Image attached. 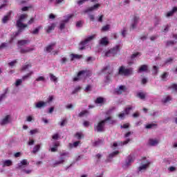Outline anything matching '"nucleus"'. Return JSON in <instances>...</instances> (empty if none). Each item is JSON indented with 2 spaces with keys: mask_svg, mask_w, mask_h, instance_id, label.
Returning <instances> with one entry per match:
<instances>
[{
  "mask_svg": "<svg viewBox=\"0 0 177 177\" xmlns=\"http://www.w3.org/2000/svg\"><path fill=\"white\" fill-rule=\"evenodd\" d=\"M28 17V15L27 14H21L17 20L16 26L19 28L18 31L15 32V37H17L20 32H23L24 28H27L28 25L26 24H23V21L26 20Z\"/></svg>",
  "mask_w": 177,
  "mask_h": 177,
  "instance_id": "1",
  "label": "nucleus"
},
{
  "mask_svg": "<svg viewBox=\"0 0 177 177\" xmlns=\"http://www.w3.org/2000/svg\"><path fill=\"white\" fill-rule=\"evenodd\" d=\"M111 116L106 118L104 120H101L97 123V125L95 127V129L97 130V132H104V125H106V122L109 121V124H115L117 121L114 120H111Z\"/></svg>",
  "mask_w": 177,
  "mask_h": 177,
  "instance_id": "2",
  "label": "nucleus"
},
{
  "mask_svg": "<svg viewBox=\"0 0 177 177\" xmlns=\"http://www.w3.org/2000/svg\"><path fill=\"white\" fill-rule=\"evenodd\" d=\"M91 74V71L88 70H82L77 73V77L73 78L74 82L76 81H80L81 78H86V77H89V75Z\"/></svg>",
  "mask_w": 177,
  "mask_h": 177,
  "instance_id": "3",
  "label": "nucleus"
},
{
  "mask_svg": "<svg viewBox=\"0 0 177 177\" xmlns=\"http://www.w3.org/2000/svg\"><path fill=\"white\" fill-rule=\"evenodd\" d=\"M119 75H124L125 77L131 75L132 74V68H126L125 66H122L119 68Z\"/></svg>",
  "mask_w": 177,
  "mask_h": 177,
  "instance_id": "4",
  "label": "nucleus"
},
{
  "mask_svg": "<svg viewBox=\"0 0 177 177\" xmlns=\"http://www.w3.org/2000/svg\"><path fill=\"white\" fill-rule=\"evenodd\" d=\"M94 39L95 35L89 36L85 40L81 41L80 45H82V46L79 48L80 50H84V49H85V46H84V45H86V44H88L89 42H91V41H92V39Z\"/></svg>",
  "mask_w": 177,
  "mask_h": 177,
  "instance_id": "5",
  "label": "nucleus"
},
{
  "mask_svg": "<svg viewBox=\"0 0 177 177\" xmlns=\"http://www.w3.org/2000/svg\"><path fill=\"white\" fill-rule=\"evenodd\" d=\"M72 17H74V14L68 15L66 19L63 20L62 22L60 24L59 28L61 30L64 29V27H66V23H68L70 19H72Z\"/></svg>",
  "mask_w": 177,
  "mask_h": 177,
  "instance_id": "6",
  "label": "nucleus"
},
{
  "mask_svg": "<svg viewBox=\"0 0 177 177\" xmlns=\"http://www.w3.org/2000/svg\"><path fill=\"white\" fill-rule=\"evenodd\" d=\"M100 7V4H95L93 6L89 7L88 8L84 10V13H89V12H93V10H96L97 8Z\"/></svg>",
  "mask_w": 177,
  "mask_h": 177,
  "instance_id": "7",
  "label": "nucleus"
},
{
  "mask_svg": "<svg viewBox=\"0 0 177 177\" xmlns=\"http://www.w3.org/2000/svg\"><path fill=\"white\" fill-rule=\"evenodd\" d=\"M139 19H140L139 16L134 15L133 19V23L131 24V28L133 30H134V28H136V26H138Z\"/></svg>",
  "mask_w": 177,
  "mask_h": 177,
  "instance_id": "8",
  "label": "nucleus"
},
{
  "mask_svg": "<svg viewBox=\"0 0 177 177\" xmlns=\"http://www.w3.org/2000/svg\"><path fill=\"white\" fill-rule=\"evenodd\" d=\"M12 16V11H9L6 15H5L2 19V23L6 24L9 21L10 17Z\"/></svg>",
  "mask_w": 177,
  "mask_h": 177,
  "instance_id": "9",
  "label": "nucleus"
},
{
  "mask_svg": "<svg viewBox=\"0 0 177 177\" xmlns=\"http://www.w3.org/2000/svg\"><path fill=\"white\" fill-rule=\"evenodd\" d=\"M56 46V42H53V43H51L50 44L48 45L44 50L45 52H46L47 53H50V52H52V50H53V46Z\"/></svg>",
  "mask_w": 177,
  "mask_h": 177,
  "instance_id": "10",
  "label": "nucleus"
},
{
  "mask_svg": "<svg viewBox=\"0 0 177 177\" xmlns=\"http://www.w3.org/2000/svg\"><path fill=\"white\" fill-rule=\"evenodd\" d=\"M111 51L112 52V55L113 56H115V55L120 53V45H116L115 46L111 48Z\"/></svg>",
  "mask_w": 177,
  "mask_h": 177,
  "instance_id": "11",
  "label": "nucleus"
},
{
  "mask_svg": "<svg viewBox=\"0 0 177 177\" xmlns=\"http://www.w3.org/2000/svg\"><path fill=\"white\" fill-rule=\"evenodd\" d=\"M150 164H151L150 161L147 160L145 164H144L138 167V171H145V170L147 169V168H149V167H150Z\"/></svg>",
  "mask_w": 177,
  "mask_h": 177,
  "instance_id": "12",
  "label": "nucleus"
},
{
  "mask_svg": "<svg viewBox=\"0 0 177 177\" xmlns=\"http://www.w3.org/2000/svg\"><path fill=\"white\" fill-rule=\"evenodd\" d=\"M124 92H127V86H120L119 88L115 90L117 95H122Z\"/></svg>",
  "mask_w": 177,
  "mask_h": 177,
  "instance_id": "13",
  "label": "nucleus"
},
{
  "mask_svg": "<svg viewBox=\"0 0 177 177\" xmlns=\"http://www.w3.org/2000/svg\"><path fill=\"white\" fill-rule=\"evenodd\" d=\"M55 27H56V25L55 24H51L50 26H48L44 28L47 34H50L53 30H55Z\"/></svg>",
  "mask_w": 177,
  "mask_h": 177,
  "instance_id": "14",
  "label": "nucleus"
},
{
  "mask_svg": "<svg viewBox=\"0 0 177 177\" xmlns=\"http://www.w3.org/2000/svg\"><path fill=\"white\" fill-rule=\"evenodd\" d=\"M30 41L28 39H21L17 41V44L19 46H24L26 45H28L30 44Z\"/></svg>",
  "mask_w": 177,
  "mask_h": 177,
  "instance_id": "15",
  "label": "nucleus"
},
{
  "mask_svg": "<svg viewBox=\"0 0 177 177\" xmlns=\"http://www.w3.org/2000/svg\"><path fill=\"white\" fill-rule=\"evenodd\" d=\"M28 164H30V162H28L27 161V160L24 159L21 161L20 163H18V168H19V169H21V168H23V167L27 166V165H28Z\"/></svg>",
  "mask_w": 177,
  "mask_h": 177,
  "instance_id": "16",
  "label": "nucleus"
},
{
  "mask_svg": "<svg viewBox=\"0 0 177 177\" xmlns=\"http://www.w3.org/2000/svg\"><path fill=\"white\" fill-rule=\"evenodd\" d=\"M35 49L30 47H26V48H21L20 50V53L24 55L25 53H29V52H32Z\"/></svg>",
  "mask_w": 177,
  "mask_h": 177,
  "instance_id": "17",
  "label": "nucleus"
},
{
  "mask_svg": "<svg viewBox=\"0 0 177 177\" xmlns=\"http://www.w3.org/2000/svg\"><path fill=\"white\" fill-rule=\"evenodd\" d=\"M60 164H64V158L61 157L59 160L55 161V162L53 163V168H55V167L60 165Z\"/></svg>",
  "mask_w": 177,
  "mask_h": 177,
  "instance_id": "18",
  "label": "nucleus"
},
{
  "mask_svg": "<svg viewBox=\"0 0 177 177\" xmlns=\"http://www.w3.org/2000/svg\"><path fill=\"white\" fill-rule=\"evenodd\" d=\"M46 102L40 101L37 102L35 105L36 109H42V107H46Z\"/></svg>",
  "mask_w": 177,
  "mask_h": 177,
  "instance_id": "19",
  "label": "nucleus"
},
{
  "mask_svg": "<svg viewBox=\"0 0 177 177\" xmlns=\"http://www.w3.org/2000/svg\"><path fill=\"white\" fill-rule=\"evenodd\" d=\"M134 160H135V159L133 158V156H129L127 157V160H126V166H127V167H129V165H131V162H133Z\"/></svg>",
  "mask_w": 177,
  "mask_h": 177,
  "instance_id": "20",
  "label": "nucleus"
},
{
  "mask_svg": "<svg viewBox=\"0 0 177 177\" xmlns=\"http://www.w3.org/2000/svg\"><path fill=\"white\" fill-rule=\"evenodd\" d=\"M10 118V115H7L3 119H2L1 122V125H6V124H8Z\"/></svg>",
  "mask_w": 177,
  "mask_h": 177,
  "instance_id": "21",
  "label": "nucleus"
},
{
  "mask_svg": "<svg viewBox=\"0 0 177 177\" xmlns=\"http://www.w3.org/2000/svg\"><path fill=\"white\" fill-rule=\"evenodd\" d=\"M100 44L103 46H107L109 45V39L107 37H103L101 39Z\"/></svg>",
  "mask_w": 177,
  "mask_h": 177,
  "instance_id": "22",
  "label": "nucleus"
},
{
  "mask_svg": "<svg viewBox=\"0 0 177 177\" xmlns=\"http://www.w3.org/2000/svg\"><path fill=\"white\" fill-rule=\"evenodd\" d=\"M95 104H103V103H104V98H103V97H98L95 100Z\"/></svg>",
  "mask_w": 177,
  "mask_h": 177,
  "instance_id": "23",
  "label": "nucleus"
},
{
  "mask_svg": "<svg viewBox=\"0 0 177 177\" xmlns=\"http://www.w3.org/2000/svg\"><path fill=\"white\" fill-rule=\"evenodd\" d=\"M137 97H139L141 100H145L146 99V93L144 92H139L137 93Z\"/></svg>",
  "mask_w": 177,
  "mask_h": 177,
  "instance_id": "24",
  "label": "nucleus"
},
{
  "mask_svg": "<svg viewBox=\"0 0 177 177\" xmlns=\"http://www.w3.org/2000/svg\"><path fill=\"white\" fill-rule=\"evenodd\" d=\"M176 12H177V7H174L172 10L167 13V17H171V16H173L174 13Z\"/></svg>",
  "mask_w": 177,
  "mask_h": 177,
  "instance_id": "25",
  "label": "nucleus"
},
{
  "mask_svg": "<svg viewBox=\"0 0 177 177\" xmlns=\"http://www.w3.org/2000/svg\"><path fill=\"white\" fill-rule=\"evenodd\" d=\"M133 106H132L131 105H128L127 107L124 109L125 114L128 115L129 113H131V110H133Z\"/></svg>",
  "mask_w": 177,
  "mask_h": 177,
  "instance_id": "26",
  "label": "nucleus"
},
{
  "mask_svg": "<svg viewBox=\"0 0 177 177\" xmlns=\"http://www.w3.org/2000/svg\"><path fill=\"white\" fill-rule=\"evenodd\" d=\"M149 143L150 146H157V145H158V141L156 139H149Z\"/></svg>",
  "mask_w": 177,
  "mask_h": 177,
  "instance_id": "27",
  "label": "nucleus"
},
{
  "mask_svg": "<svg viewBox=\"0 0 177 177\" xmlns=\"http://www.w3.org/2000/svg\"><path fill=\"white\" fill-rule=\"evenodd\" d=\"M103 143H104V140L99 139L93 143V146H94V147H96V146H99L100 145H103Z\"/></svg>",
  "mask_w": 177,
  "mask_h": 177,
  "instance_id": "28",
  "label": "nucleus"
},
{
  "mask_svg": "<svg viewBox=\"0 0 177 177\" xmlns=\"http://www.w3.org/2000/svg\"><path fill=\"white\" fill-rule=\"evenodd\" d=\"M12 165V160H5L3 163V167H10Z\"/></svg>",
  "mask_w": 177,
  "mask_h": 177,
  "instance_id": "29",
  "label": "nucleus"
},
{
  "mask_svg": "<svg viewBox=\"0 0 177 177\" xmlns=\"http://www.w3.org/2000/svg\"><path fill=\"white\" fill-rule=\"evenodd\" d=\"M30 67H32L31 64L26 63L22 66L21 70H22V71H26V70H28L30 68Z\"/></svg>",
  "mask_w": 177,
  "mask_h": 177,
  "instance_id": "30",
  "label": "nucleus"
},
{
  "mask_svg": "<svg viewBox=\"0 0 177 177\" xmlns=\"http://www.w3.org/2000/svg\"><path fill=\"white\" fill-rule=\"evenodd\" d=\"M80 143H81V141H75L73 144L69 143V147L71 149H73V147H78V145H80Z\"/></svg>",
  "mask_w": 177,
  "mask_h": 177,
  "instance_id": "31",
  "label": "nucleus"
},
{
  "mask_svg": "<svg viewBox=\"0 0 177 177\" xmlns=\"http://www.w3.org/2000/svg\"><path fill=\"white\" fill-rule=\"evenodd\" d=\"M40 149H41V145H37L35 146L33 148V150H32V153L34 154H35L36 153H38V151H39Z\"/></svg>",
  "mask_w": 177,
  "mask_h": 177,
  "instance_id": "32",
  "label": "nucleus"
},
{
  "mask_svg": "<svg viewBox=\"0 0 177 177\" xmlns=\"http://www.w3.org/2000/svg\"><path fill=\"white\" fill-rule=\"evenodd\" d=\"M8 88H6L5 90L4 93H3L0 95V102H2V100H3V99H6V93H8Z\"/></svg>",
  "mask_w": 177,
  "mask_h": 177,
  "instance_id": "33",
  "label": "nucleus"
},
{
  "mask_svg": "<svg viewBox=\"0 0 177 177\" xmlns=\"http://www.w3.org/2000/svg\"><path fill=\"white\" fill-rule=\"evenodd\" d=\"M75 138H76L77 139H78V140H80V139L82 138H84V134H82V133H80V132H77L75 134Z\"/></svg>",
  "mask_w": 177,
  "mask_h": 177,
  "instance_id": "34",
  "label": "nucleus"
},
{
  "mask_svg": "<svg viewBox=\"0 0 177 177\" xmlns=\"http://www.w3.org/2000/svg\"><path fill=\"white\" fill-rule=\"evenodd\" d=\"M142 71H147V65H142L138 71V73H142Z\"/></svg>",
  "mask_w": 177,
  "mask_h": 177,
  "instance_id": "35",
  "label": "nucleus"
},
{
  "mask_svg": "<svg viewBox=\"0 0 177 177\" xmlns=\"http://www.w3.org/2000/svg\"><path fill=\"white\" fill-rule=\"evenodd\" d=\"M50 80L53 82H57V77L55 75L50 73Z\"/></svg>",
  "mask_w": 177,
  "mask_h": 177,
  "instance_id": "36",
  "label": "nucleus"
},
{
  "mask_svg": "<svg viewBox=\"0 0 177 177\" xmlns=\"http://www.w3.org/2000/svg\"><path fill=\"white\" fill-rule=\"evenodd\" d=\"M41 28H42V26H38L32 32V34H33V35H37V34H39V30H41Z\"/></svg>",
  "mask_w": 177,
  "mask_h": 177,
  "instance_id": "37",
  "label": "nucleus"
},
{
  "mask_svg": "<svg viewBox=\"0 0 177 177\" xmlns=\"http://www.w3.org/2000/svg\"><path fill=\"white\" fill-rule=\"evenodd\" d=\"M105 56L106 57H111L114 55H113V53H112L111 50L109 49V50H108L107 51L105 52Z\"/></svg>",
  "mask_w": 177,
  "mask_h": 177,
  "instance_id": "38",
  "label": "nucleus"
},
{
  "mask_svg": "<svg viewBox=\"0 0 177 177\" xmlns=\"http://www.w3.org/2000/svg\"><path fill=\"white\" fill-rule=\"evenodd\" d=\"M82 88L80 86H77L74 91H72L71 95H75V93H78V92L82 89Z\"/></svg>",
  "mask_w": 177,
  "mask_h": 177,
  "instance_id": "39",
  "label": "nucleus"
},
{
  "mask_svg": "<svg viewBox=\"0 0 177 177\" xmlns=\"http://www.w3.org/2000/svg\"><path fill=\"white\" fill-rule=\"evenodd\" d=\"M33 72L30 71L29 73H27L26 75H24L22 77V80L23 81H24V80H27V78H29V77H31V75H32Z\"/></svg>",
  "mask_w": 177,
  "mask_h": 177,
  "instance_id": "40",
  "label": "nucleus"
},
{
  "mask_svg": "<svg viewBox=\"0 0 177 177\" xmlns=\"http://www.w3.org/2000/svg\"><path fill=\"white\" fill-rule=\"evenodd\" d=\"M131 142V139L128 138L127 140H126L125 141L122 142H119L118 145H121V146H124L125 145H128L129 142Z\"/></svg>",
  "mask_w": 177,
  "mask_h": 177,
  "instance_id": "41",
  "label": "nucleus"
},
{
  "mask_svg": "<svg viewBox=\"0 0 177 177\" xmlns=\"http://www.w3.org/2000/svg\"><path fill=\"white\" fill-rule=\"evenodd\" d=\"M140 55V53L137 52L132 54L131 56V60H135V58Z\"/></svg>",
  "mask_w": 177,
  "mask_h": 177,
  "instance_id": "42",
  "label": "nucleus"
},
{
  "mask_svg": "<svg viewBox=\"0 0 177 177\" xmlns=\"http://www.w3.org/2000/svg\"><path fill=\"white\" fill-rule=\"evenodd\" d=\"M153 74H154V75H157V74H158V66H153Z\"/></svg>",
  "mask_w": 177,
  "mask_h": 177,
  "instance_id": "43",
  "label": "nucleus"
},
{
  "mask_svg": "<svg viewBox=\"0 0 177 177\" xmlns=\"http://www.w3.org/2000/svg\"><path fill=\"white\" fill-rule=\"evenodd\" d=\"M88 113L89 111H88L87 110H84L81 111L78 115L79 117H84V115H86V114H88Z\"/></svg>",
  "mask_w": 177,
  "mask_h": 177,
  "instance_id": "44",
  "label": "nucleus"
},
{
  "mask_svg": "<svg viewBox=\"0 0 177 177\" xmlns=\"http://www.w3.org/2000/svg\"><path fill=\"white\" fill-rule=\"evenodd\" d=\"M172 62H174V59L172 57L167 58L165 61V64H171V63H172Z\"/></svg>",
  "mask_w": 177,
  "mask_h": 177,
  "instance_id": "45",
  "label": "nucleus"
},
{
  "mask_svg": "<svg viewBox=\"0 0 177 177\" xmlns=\"http://www.w3.org/2000/svg\"><path fill=\"white\" fill-rule=\"evenodd\" d=\"M167 77H168V73L167 72L163 73V74L161 75L162 81H166Z\"/></svg>",
  "mask_w": 177,
  "mask_h": 177,
  "instance_id": "46",
  "label": "nucleus"
},
{
  "mask_svg": "<svg viewBox=\"0 0 177 177\" xmlns=\"http://www.w3.org/2000/svg\"><path fill=\"white\" fill-rule=\"evenodd\" d=\"M82 55H77V54H72V59L71 60H74V59H81Z\"/></svg>",
  "mask_w": 177,
  "mask_h": 177,
  "instance_id": "47",
  "label": "nucleus"
},
{
  "mask_svg": "<svg viewBox=\"0 0 177 177\" xmlns=\"http://www.w3.org/2000/svg\"><path fill=\"white\" fill-rule=\"evenodd\" d=\"M103 73H107L108 74H110V66L109 65L106 66L102 69Z\"/></svg>",
  "mask_w": 177,
  "mask_h": 177,
  "instance_id": "48",
  "label": "nucleus"
},
{
  "mask_svg": "<svg viewBox=\"0 0 177 177\" xmlns=\"http://www.w3.org/2000/svg\"><path fill=\"white\" fill-rule=\"evenodd\" d=\"M171 100H172V98L171 97V96H167V97H166V98H165L162 100V102L163 103H168V102H171Z\"/></svg>",
  "mask_w": 177,
  "mask_h": 177,
  "instance_id": "49",
  "label": "nucleus"
},
{
  "mask_svg": "<svg viewBox=\"0 0 177 177\" xmlns=\"http://www.w3.org/2000/svg\"><path fill=\"white\" fill-rule=\"evenodd\" d=\"M61 157H70V153L68 152H62L59 153Z\"/></svg>",
  "mask_w": 177,
  "mask_h": 177,
  "instance_id": "50",
  "label": "nucleus"
},
{
  "mask_svg": "<svg viewBox=\"0 0 177 177\" xmlns=\"http://www.w3.org/2000/svg\"><path fill=\"white\" fill-rule=\"evenodd\" d=\"M117 154H120V151H113L112 153L109 154V158H113L115 156H117Z\"/></svg>",
  "mask_w": 177,
  "mask_h": 177,
  "instance_id": "51",
  "label": "nucleus"
},
{
  "mask_svg": "<svg viewBox=\"0 0 177 177\" xmlns=\"http://www.w3.org/2000/svg\"><path fill=\"white\" fill-rule=\"evenodd\" d=\"M23 82V80L21 79H18L15 82V86H19V85H21Z\"/></svg>",
  "mask_w": 177,
  "mask_h": 177,
  "instance_id": "52",
  "label": "nucleus"
},
{
  "mask_svg": "<svg viewBox=\"0 0 177 177\" xmlns=\"http://www.w3.org/2000/svg\"><path fill=\"white\" fill-rule=\"evenodd\" d=\"M169 27H171V25L167 24L165 26L164 30H162V32H168L169 30Z\"/></svg>",
  "mask_w": 177,
  "mask_h": 177,
  "instance_id": "53",
  "label": "nucleus"
},
{
  "mask_svg": "<svg viewBox=\"0 0 177 177\" xmlns=\"http://www.w3.org/2000/svg\"><path fill=\"white\" fill-rule=\"evenodd\" d=\"M102 31H108V30H110V25L104 26L102 28Z\"/></svg>",
  "mask_w": 177,
  "mask_h": 177,
  "instance_id": "54",
  "label": "nucleus"
},
{
  "mask_svg": "<svg viewBox=\"0 0 177 177\" xmlns=\"http://www.w3.org/2000/svg\"><path fill=\"white\" fill-rule=\"evenodd\" d=\"M35 21V19L33 17L30 18V19L28 21V24H27V26H31V24H32V23H34Z\"/></svg>",
  "mask_w": 177,
  "mask_h": 177,
  "instance_id": "55",
  "label": "nucleus"
},
{
  "mask_svg": "<svg viewBox=\"0 0 177 177\" xmlns=\"http://www.w3.org/2000/svg\"><path fill=\"white\" fill-rule=\"evenodd\" d=\"M82 24H84V21H78L76 22V27H82Z\"/></svg>",
  "mask_w": 177,
  "mask_h": 177,
  "instance_id": "56",
  "label": "nucleus"
},
{
  "mask_svg": "<svg viewBox=\"0 0 177 177\" xmlns=\"http://www.w3.org/2000/svg\"><path fill=\"white\" fill-rule=\"evenodd\" d=\"M16 63H17V59H15L10 63H8V66H10V67H13V66H15V64H16Z\"/></svg>",
  "mask_w": 177,
  "mask_h": 177,
  "instance_id": "57",
  "label": "nucleus"
},
{
  "mask_svg": "<svg viewBox=\"0 0 177 177\" xmlns=\"http://www.w3.org/2000/svg\"><path fill=\"white\" fill-rule=\"evenodd\" d=\"M36 81H37V82H39V81H45V77H43V76H39V77H37V78L36 79Z\"/></svg>",
  "mask_w": 177,
  "mask_h": 177,
  "instance_id": "58",
  "label": "nucleus"
},
{
  "mask_svg": "<svg viewBox=\"0 0 177 177\" xmlns=\"http://www.w3.org/2000/svg\"><path fill=\"white\" fill-rule=\"evenodd\" d=\"M120 128H122L123 129H127L129 128V124L127 123L120 127Z\"/></svg>",
  "mask_w": 177,
  "mask_h": 177,
  "instance_id": "59",
  "label": "nucleus"
},
{
  "mask_svg": "<svg viewBox=\"0 0 177 177\" xmlns=\"http://www.w3.org/2000/svg\"><path fill=\"white\" fill-rule=\"evenodd\" d=\"M53 140H57L59 139V133H55L53 136Z\"/></svg>",
  "mask_w": 177,
  "mask_h": 177,
  "instance_id": "60",
  "label": "nucleus"
},
{
  "mask_svg": "<svg viewBox=\"0 0 177 177\" xmlns=\"http://www.w3.org/2000/svg\"><path fill=\"white\" fill-rule=\"evenodd\" d=\"M65 124H67V119H64L61 122V127H64Z\"/></svg>",
  "mask_w": 177,
  "mask_h": 177,
  "instance_id": "61",
  "label": "nucleus"
},
{
  "mask_svg": "<svg viewBox=\"0 0 177 177\" xmlns=\"http://www.w3.org/2000/svg\"><path fill=\"white\" fill-rule=\"evenodd\" d=\"M169 171H170V172H174V171H176V167L171 166L169 167Z\"/></svg>",
  "mask_w": 177,
  "mask_h": 177,
  "instance_id": "62",
  "label": "nucleus"
},
{
  "mask_svg": "<svg viewBox=\"0 0 177 177\" xmlns=\"http://www.w3.org/2000/svg\"><path fill=\"white\" fill-rule=\"evenodd\" d=\"M30 8H31V7L25 6L21 8V10H22V12H27V10H28V9H30Z\"/></svg>",
  "mask_w": 177,
  "mask_h": 177,
  "instance_id": "63",
  "label": "nucleus"
},
{
  "mask_svg": "<svg viewBox=\"0 0 177 177\" xmlns=\"http://www.w3.org/2000/svg\"><path fill=\"white\" fill-rule=\"evenodd\" d=\"M171 88L172 89H174V91H177V84H172Z\"/></svg>",
  "mask_w": 177,
  "mask_h": 177,
  "instance_id": "64",
  "label": "nucleus"
}]
</instances>
